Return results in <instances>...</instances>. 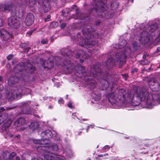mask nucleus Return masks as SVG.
I'll return each instance as SVG.
<instances>
[{
	"instance_id": "40",
	"label": "nucleus",
	"mask_w": 160,
	"mask_h": 160,
	"mask_svg": "<svg viewBox=\"0 0 160 160\" xmlns=\"http://www.w3.org/2000/svg\"><path fill=\"white\" fill-rule=\"evenodd\" d=\"M15 107H6L5 109V110L6 109L7 110H11L12 109H13L15 108Z\"/></svg>"
},
{
	"instance_id": "17",
	"label": "nucleus",
	"mask_w": 160,
	"mask_h": 160,
	"mask_svg": "<svg viewBox=\"0 0 160 160\" xmlns=\"http://www.w3.org/2000/svg\"><path fill=\"white\" fill-rule=\"evenodd\" d=\"M41 135L44 139L48 140L52 137L53 134L50 130H47L42 132L41 134Z\"/></svg>"
},
{
	"instance_id": "54",
	"label": "nucleus",
	"mask_w": 160,
	"mask_h": 160,
	"mask_svg": "<svg viewBox=\"0 0 160 160\" xmlns=\"http://www.w3.org/2000/svg\"><path fill=\"white\" fill-rule=\"evenodd\" d=\"M33 32V31L32 30V31H31L29 32H27V34L29 35L30 36L32 34V33Z\"/></svg>"
},
{
	"instance_id": "16",
	"label": "nucleus",
	"mask_w": 160,
	"mask_h": 160,
	"mask_svg": "<svg viewBox=\"0 0 160 160\" xmlns=\"http://www.w3.org/2000/svg\"><path fill=\"white\" fill-rule=\"evenodd\" d=\"M25 64L23 62H21L17 65L13 69V71L15 73H18L22 70H26Z\"/></svg>"
},
{
	"instance_id": "2",
	"label": "nucleus",
	"mask_w": 160,
	"mask_h": 160,
	"mask_svg": "<svg viewBox=\"0 0 160 160\" xmlns=\"http://www.w3.org/2000/svg\"><path fill=\"white\" fill-rule=\"evenodd\" d=\"M134 91L133 93L131 92V94H128V98L131 97L132 106H138L141 102L145 105L144 108L151 109L153 106L160 104V94H152L151 99L147 88L138 87Z\"/></svg>"
},
{
	"instance_id": "43",
	"label": "nucleus",
	"mask_w": 160,
	"mask_h": 160,
	"mask_svg": "<svg viewBox=\"0 0 160 160\" xmlns=\"http://www.w3.org/2000/svg\"><path fill=\"white\" fill-rule=\"evenodd\" d=\"M52 148L54 151H57L58 149V146L56 145H54Z\"/></svg>"
},
{
	"instance_id": "5",
	"label": "nucleus",
	"mask_w": 160,
	"mask_h": 160,
	"mask_svg": "<svg viewBox=\"0 0 160 160\" xmlns=\"http://www.w3.org/2000/svg\"><path fill=\"white\" fill-rule=\"evenodd\" d=\"M94 7L92 11L96 12L99 18H109L112 16L113 14H108L106 10V5L101 0L93 1L91 2Z\"/></svg>"
},
{
	"instance_id": "18",
	"label": "nucleus",
	"mask_w": 160,
	"mask_h": 160,
	"mask_svg": "<svg viewBox=\"0 0 160 160\" xmlns=\"http://www.w3.org/2000/svg\"><path fill=\"white\" fill-rule=\"evenodd\" d=\"M5 110V109L3 107L0 108V124L3 122L8 117V114L6 113H1V112Z\"/></svg>"
},
{
	"instance_id": "45",
	"label": "nucleus",
	"mask_w": 160,
	"mask_h": 160,
	"mask_svg": "<svg viewBox=\"0 0 160 160\" xmlns=\"http://www.w3.org/2000/svg\"><path fill=\"white\" fill-rule=\"evenodd\" d=\"M66 26V23H65L63 22L60 25V27L61 28H64Z\"/></svg>"
},
{
	"instance_id": "21",
	"label": "nucleus",
	"mask_w": 160,
	"mask_h": 160,
	"mask_svg": "<svg viewBox=\"0 0 160 160\" xmlns=\"http://www.w3.org/2000/svg\"><path fill=\"white\" fill-rule=\"evenodd\" d=\"M86 54L84 50H79L77 53V54L75 55V57L77 58H84L86 57H87Z\"/></svg>"
},
{
	"instance_id": "49",
	"label": "nucleus",
	"mask_w": 160,
	"mask_h": 160,
	"mask_svg": "<svg viewBox=\"0 0 160 160\" xmlns=\"http://www.w3.org/2000/svg\"><path fill=\"white\" fill-rule=\"evenodd\" d=\"M32 160H43V159L40 158H34L32 159Z\"/></svg>"
},
{
	"instance_id": "10",
	"label": "nucleus",
	"mask_w": 160,
	"mask_h": 160,
	"mask_svg": "<svg viewBox=\"0 0 160 160\" xmlns=\"http://www.w3.org/2000/svg\"><path fill=\"white\" fill-rule=\"evenodd\" d=\"M148 84L152 91L157 92L160 90V80H158L155 78H152L149 80ZM156 94H159L160 93Z\"/></svg>"
},
{
	"instance_id": "60",
	"label": "nucleus",
	"mask_w": 160,
	"mask_h": 160,
	"mask_svg": "<svg viewBox=\"0 0 160 160\" xmlns=\"http://www.w3.org/2000/svg\"><path fill=\"white\" fill-rule=\"evenodd\" d=\"M148 55H144L143 56V57H142V58H143V59H146L145 58H146V56H148Z\"/></svg>"
},
{
	"instance_id": "52",
	"label": "nucleus",
	"mask_w": 160,
	"mask_h": 160,
	"mask_svg": "<svg viewBox=\"0 0 160 160\" xmlns=\"http://www.w3.org/2000/svg\"><path fill=\"white\" fill-rule=\"evenodd\" d=\"M132 45L133 46V47L135 48L138 47V44L136 42H134L132 43Z\"/></svg>"
},
{
	"instance_id": "3",
	"label": "nucleus",
	"mask_w": 160,
	"mask_h": 160,
	"mask_svg": "<svg viewBox=\"0 0 160 160\" xmlns=\"http://www.w3.org/2000/svg\"><path fill=\"white\" fill-rule=\"evenodd\" d=\"M83 35L78 40L79 45L86 48H92L98 44L97 41L95 40L94 36L91 33L94 32L95 29L93 28L91 24H85L82 28Z\"/></svg>"
},
{
	"instance_id": "1",
	"label": "nucleus",
	"mask_w": 160,
	"mask_h": 160,
	"mask_svg": "<svg viewBox=\"0 0 160 160\" xmlns=\"http://www.w3.org/2000/svg\"><path fill=\"white\" fill-rule=\"evenodd\" d=\"M126 51L123 52H118L116 54L115 58L112 57L108 58L104 64V70L106 69V72H103V69H100V65L97 63L93 65L91 68L90 72H86L85 67L78 65L75 67L76 74L78 77H86L89 76L93 77L97 79L100 82L101 89L104 90L107 89L109 87V82L112 79L111 75L108 72V69L112 68L115 65L119 63V68L121 67L122 65L125 64V60L126 58ZM104 68H102L103 69Z\"/></svg>"
},
{
	"instance_id": "14",
	"label": "nucleus",
	"mask_w": 160,
	"mask_h": 160,
	"mask_svg": "<svg viewBox=\"0 0 160 160\" xmlns=\"http://www.w3.org/2000/svg\"><path fill=\"white\" fill-rule=\"evenodd\" d=\"M139 41L143 44H145L149 42L150 38V35L149 33L144 31L140 34Z\"/></svg>"
},
{
	"instance_id": "37",
	"label": "nucleus",
	"mask_w": 160,
	"mask_h": 160,
	"mask_svg": "<svg viewBox=\"0 0 160 160\" xmlns=\"http://www.w3.org/2000/svg\"><path fill=\"white\" fill-rule=\"evenodd\" d=\"M33 142L34 143L42 144V141L40 140H33Z\"/></svg>"
},
{
	"instance_id": "41",
	"label": "nucleus",
	"mask_w": 160,
	"mask_h": 160,
	"mask_svg": "<svg viewBox=\"0 0 160 160\" xmlns=\"http://www.w3.org/2000/svg\"><path fill=\"white\" fill-rule=\"evenodd\" d=\"M13 57V55L12 54H10L7 56V58L8 60H10Z\"/></svg>"
},
{
	"instance_id": "19",
	"label": "nucleus",
	"mask_w": 160,
	"mask_h": 160,
	"mask_svg": "<svg viewBox=\"0 0 160 160\" xmlns=\"http://www.w3.org/2000/svg\"><path fill=\"white\" fill-rule=\"evenodd\" d=\"M127 44L126 41L125 39L120 41L118 44H116L113 45V47L116 49H121L123 48Z\"/></svg>"
},
{
	"instance_id": "42",
	"label": "nucleus",
	"mask_w": 160,
	"mask_h": 160,
	"mask_svg": "<svg viewBox=\"0 0 160 160\" xmlns=\"http://www.w3.org/2000/svg\"><path fill=\"white\" fill-rule=\"evenodd\" d=\"M41 42L43 44H46L48 43V40L47 39H42L41 40Z\"/></svg>"
},
{
	"instance_id": "23",
	"label": "nucleus",
	"mask_w": 160,
	"mask_h": 160,
	"mask_svg": "<svg viewBox=\"0 0 160 160\" xmlns=\"http://www.w3.org/2000/svg\"><path fill=\"white\" fill-rule=\"evenodd\" d=\"M42 7L43 11L45 12H48L50 9V6L49 2L47 1L46 2H43L42 4Z\"/></svg>"
},
{
	"instance_id": "11",
	"label": "nucleus",
	"mask_w": 160,
	"mask_h": 160,
	"mask_svg": "<svg viewBox=\"0 0 160 160\" xmlns=\"http://www.w3.org/2000/svg\"><path fill=\"white\" fill-rule=\"evenodd\" d=\"M28 72L27 71H24L21 73V76L20 78L24 81H27L29 77V74L33 72L35 68L33 66L31 65L30 66H28ZM27 70V69L26 70Z\"/></svg>"
},
{
	"instance_id": "7",
	"label": "nucleus",
	"mask_w": 160,
	"mask_h": 160,
	"mask_svg": "<svg viewBox=\"0 0 160 160\" xmlns=\"http://www.w3.org/2000/svg\"><path fill=\"white\" fill-rule=\"evenodd\" d=\"M12 14L13 16L8 18V24L9 26L14 28H18L19 27L20 23L17 17H22L23 15V13L22 12H19L15 10L12 11Z\"/></svg>"
},
{
	"instance_id": "51",
	"label": "nucleus",
	"mask_w": 160,
	"mask_h": 160,
	"mask_svg": "<svg viewBox=\"0 0 160 160\" xmlns=\"http://www.w3.org/2000/svg\"><path fill=\"white\" fill-rule=\"evenodd\" d=\"M3 24V21L2 19L1 18H0V27H2Z\"/></svg>"
},
{
	"instance_id": "55",
	"label": "nucleus",
	"mask_w": 160,
	"mask_h": 160,
	"mask_svg": "<svg viewBox=\"0 0 160 160\" xmlns=\"http://www.w3.org/2000/svg\"><path fill=\"white\" fill-rule=\"evenodd\" d=\"M3 87L2 84H0V92L2 91L3 89Z\"/></svg>"
},
{
	"instance_id": "6",
	"label": "nucleus",
	"mask_w": 160,
	"mask_h": 160,
	"mask_svg": "<svg viewBox=\"0 0 160 160\" xmlns=\"http://www.w3.org/2000/svg\"><path fill=\"white\" fill-rule=\"evenodd\" d=\"M131 94V92H128L127 95L126 92L124 89H119L118 90L117 98L118 100L119 101L121 107L128 108V110H132L131 97L128 98V94Z\"/></svg>"
},
{
	"instance_id": "27",
	"label": "nucleus",
	"mask_w": 160,
	"mask_h": 160,
	"mask_svg": "<svg viewBox=\"0 0 160 160\" xmlns=\"http://www.w3.org/2000/svg\"><path fill=\"white\" fill-rule=\"evenodd\" d=\"M44 160H56L55 158L52 156L49 153H46L44 154Z\"/></svg>"
},
{
	"instance_id": "61",
	"label": "nucleus",
	"mask_w": 160,
	"mask_h": 160,
	"mask_svg": "<svg viewBox=\"0 0 160 160\" xmlns=\"http://www.w3.org/2000/svg\"><path fill=\"white\" fill-rule=\"evenodd\" d=\"M3 78L2 76H0V81H3Z\"/></svg>"
},
{
	"instance_id": "8",
	"label": "nucleus",
	"mask_w": 160,
	"mask_h": 160,
	"mask_svg": "<svg viewBox=\"0 0 160 160\" xmlns=\"http://www.w3.org/2000/svg\"><path fill=\"white\" fill-rule=\"evenodd\" d=\"M12 87L13 86H12ZM14 87L12 89L11 91L9 92L8 93V100L9 102L13 101L15 99H19L22 93V89L20 87Z\"/></svg>"
},
{
	"instance_id": "33",
	"label": "nucleus",
	"mask_w": 160,
	"mask_h": 160,
	"mask_svg": "<svg viewBox=\"0 0 160 160\" xmlns=\"http://www.w3.org/2000/svg\"><path fill=\"white\" fill-rule=\"evenodd\" d=\"M2 8L4 10H9L11 8V5L10 4H7L2 5Z\"/></svg>"
},
{
	"instance_id": "53",
	"label": "nucleus",
	"mask_w": 160,
	"mask_h": 160,
	"mask_svg": "<svg viewBox=\"0 0 160 160\" xmlns=\"http://www.w3.org/2000/svg\"><path fill=\"white\" fill-rule=\"evenodd\" d=\"M51 17V16L50 15H48L47 16V18H46L45 20V21H48L50 19Z\"/></svg>"
},
{
	"instance_id": "35",
	"label": "nucleus",
	"mask_w": 160,
	"mask_h": 160,
	"mask_svg": "<svg viewBox=\"0 0 160 160\" xmlns=\"http://www.w3.org/2000/svg\"><path fill=\"white\" fill-rule=\"evenodd\" d=\"M71 66H72V67H71L70 68L69 66L66 67L67 70H68V69H69L68 72L69 73H71L74 67V65L73 64H72L71 65Z\"/></svg>"
},
{
	"instance_id": "62",
	"label": "nucleus",
	"mask_w": 160,
	"mask_h": 160,
	"mask_svg": "<svg viewBox=\"0 0 160 160\" xmlns=\"http://www.w3.org/2000/svg\"><path fill=\"white\" fill-rule=\"evenodd\" d=\"M98 156L99 157H103V154H101L100 155H98Z\"/></svg>"
},
{
	"instance_id": "15",
	"label": "nucleus",
	"mask_w": 160,
	"mask_h": 160,
	"mask_svg": "<svg viewBox=\"0 0 160 160\" xmlns=\"http://www.w3.org/2000/svg\"><path fill=\"white\" fill-rule=\"evenodd\" d=\"M34 21V17L33 14L31 13H28L26 17L25 23L27 25L30 26L32 24Z\"/></svg>"
},
{
	"instance_id": "24",
	"label": "nucleus",
	"mask_w": 160,
	"mask_h": 160,
	"mask_svg": "<svg viewBox=\"0 0 160 160\" xmlns=\"http://www.w3.org/2000/svg\"><path fill=\"white\" fill-rule=\"evenodd\" d=\"M28 42L22 43L20 45V47L22 48L25 50V52L28 53L29 50L31 48L28 47Z\"/></svg>"
},
{
	"instance_id": "13",
	"label": "nucleus",
	"mask_w": 160,
	"mask_h": 160,
	"mask_svg": "<svg viewBox=\"0 0 160 160\" xmlns=\"http://www.w3.org/2000/svg\"><path fill=\"white\" fill-rule=\"evenodd\" d=\"M31 102L30 101H28L22 105L21 110L22 113L24 114H30L31 112L32 107H34L35 105L38 106V105H29Z\"/></svg>"
},
{
	"instance_id": "30",
	"label": "nucleus",
	"mask_w": 160,
	"mask_h": 160,
	"mask_svg": "<svg viewBox=\"0 0 160 160\" xmlns=\"http://www.w3.org/2000/svg\"><path fill=\"white\" fill-rule=\"evenodd\" d=\"M19 79L16 76L11 77L9 79V82H11L12 85L18 82Z\"/></svg>"
},
{
	"instance_id": "4",
	"label": "nucleus",
	"mask_w": 160,
	"mask_h": 160,
	"mask_svg": "<svg viewBox=\"0 0 160 160\" xmlns=\"http://www.w3.org/2000/svg\"><path fill=\"white\" fill-rule=\"evenodd\" d=\"M61 53L62 55V58L58 57H53V59L52 60L48 59L46 62H44V66L50 68L53 67L54 63L57 66L59 65L67 66L70 64V59L73 55L74 52L66 48L62 49Z\"/></svg>"
},
{
	"instance_id": "34",
	"label": "nucleus",
	"mask_w": 160,
	"mask_h": 160,
	"mask_svg": "<svg viewBox=\"0 0 160 160\" xmlns=\"http://www.w3.org/2000/svg\"><path fill=\"white\" fill-rule=\"evenodd\" d=\"M118 5L117 2H113L111 4L110 7L112 9H116L118 8Z\"/></svg>"
},
{
	"instance_id": "12",
	"label": "nucleus",
	"mask_w": 160,
	"mask_h": 160,
	"mask_svg": "<svg viewBox=\"0 0 160 160\" xmlns=\"http://www.w3.org/2000/svg\"><path fill=\"white\" fill-rule=\"evenodd\" d=\"M110 89L111 90L112 92L106 94V97L108 98L109 102L112 105L117 104L118 100L116 96V94H115V92L112 91V88L111 87L110 88Z\"/></svg>"
},
{
	"instance_id": "36",
	"label": "nucleus",
	"mask_w": 160,
	"mask_h": 160,
	"mask_svg": "<svg viewBox=\"0 0 160 160\" xmlns=\"http://www.w3.org/2000/svg\"><path fill=\"white\" fill-rule=\"evenodd\" d=\"M148 62L147 59H145L144 60H141L139 62L140 63L143 65L147 64Z\"/></svg>"
},
{
	"instance_id": "63",
	"label": "nucleus",
	"mask_w": 160,
	"mask_h": 160,
	"mask_svg": "<svg viewBox=\"0 0 160 160\" xmlns=\"http://www.w3.org/2000/svg\"><path fill=\"white\" fill-rule=\"evenodd\" d=\"M83 62V59H80V62L81 63H82Z\"/></svg>"
},
{
	"instance_id": "28",
	"label": "nucleus",
	"mask_w": 160,
	"mask_h": 160,
	"mask_svg": "<svg viewBox=\"0 0 160 160\" xmlns=\"http://www.w3.org/2000/svg\"><path fill=\"white\" fill-rule=\"evenodd\" d=\"M26 5L29 7H32L36 2V0H24Z\"/></svg>"
},
{
	"instance_id": "9",
	"label": "nucleus",
	"mask_w": 160,
	"mask_h": 160,
	"mask_svg": "<svg viewBox=\"0 0 160 160\" xmlns=\"http://www.w3.org/2000/svg\"><path fill=\"white\" fill-rule=\"evenodd\" d=\"M73 10H75V11L76 12V13L75 15H72L71 17V18H73L75 19H82V17L81 13L78 11V8L75 5H73L71 9L67 8L65 9L62 10V14L63 16H65L66 14H67Z\"/></svg>"
},
{
	"instance_id": "58",
	"label": "nucleus",
	"mask_w": 160,
	"mask_h": 160,
	"mask_svg": "<svg viewBox=\"0 0 160 160\" xmlns=\"http://www.w3.org/2000/svg\"><path fill=\"white\" fill-rule=\"evenodd\" d=\"M97 37L98 38H102V35L100 33H98L97 35Z\"/></svg>"
},
{
	"instance_id": "59",
	"label": "nucleus",
	"mask_w": 160,
	"mask_h": 160,
	"mask_svg": "<svg viewBox=\"0 0 160 160\" xmlns=\"http://www.w3.org/2000/svg\"><path fill=\"white\" fill-rule=\"evenodd\" d=\"M57 160H64V159L62 158L58 157L56 158Z\"/></svg>"
},
{
	"instance_id": "47",
	"label": "nucleus",
	"mask_w": 160,
	"mask_h": 160,
	"mask_svg": "<svg viewBox=\"0 0 160 160\" xmlns=\"http://www.w3.org/2000/svg\"><path fill=\"white\" fill-rule=\"evenodd\" d=\"M10 159H12L13 157L16 156V153L14 152H12V153H10Z\"/></svg>"
},
{
	"instance_id": "25",
	"label": "nucleus",
	"mask_w": 160,
	"mask_h": 160,
	"mask_svg": "<svg viewBox=\"0 0 160 160\" xmlns=\"http://www.w3.org/2000/svg\"><path fill=\"white\" fill-rule=\"evenodd\" d=\"M158 28L157 24L156 23H153L150 25L148 28V29L150 32L151 33H153Z\"/></svg>"
},
{
	"instance_id": "64",
	"label": "nucleus",
	"mask_w": 160,
	"mask_h": 160,
	"mask_svg": "<svg viewBox=\"0 0 160 160\" xmlns=\"http://www.w3.org/2000/svg\"><path fill=\"white\" fill-rule=\"evenodd\" d=\"M52 108H53L52 106L51 105L49 106V108L50 109H52Z\"/></svg>"
},
{
	"instance_id": "20",
	"label": "nucleus",
	"mask_w": 160,
	"mask_h": 160,
	"mask_svg": "<svg viewBox=\"0 0 160 160\" xmlns=\"http://www.w3.org/2000/svg\"><path fill=\"white\" fill-rule=\"evenodd\" d=\"M1 37L3 38V39L5 41H7L10 37V35L9 33L6 31L4 29H1Z\"/></svg>"
},
{
	"instance_id": "50",
	"label": "nucleus",
	"mask_w": 160,
	"mask_h": 160,
	"mask_svg": "<svg viewBox=\"0 0 160 160\" xmlns=\"http://www.w3.org/2000/svg\"><path fill=\"white\" fill-rule=\"evenodd\" d=\"M64 102V100H63V99H60L58 101V103L60 104H63Z\"/></svg>"
},
{
	"instance_id": "31",
	"label": "nucleus",
	"mask_w": 160,
	"mask_h": 160,
	"mask_svg": "<svg viewBox=\"0 0 160 160\" xmlns=\"http://www.w3.org/2000/svg\"><path fill=\"white\" fill-rule=\"evenodd\" d=\"M11 154L8 152H5L3 154V157L4 159H10Z\"/></svg>"
},
{
	"instance_id": "29",
	"label": "nucleus",
	"mask_w": 160,
	"mask_h": 160,
	"mask_svg": "<svg viewBox=\"0 0 160 160\" xmlns=\"http://www.w3.org/2000/svg\"><path fill=\"white\" fill-rule=\"evenodd\" d=\"M39 126V125L37 122H34L31 123L29 125V127L30 128L35 130L38 128Z\"/></svg>"
},
{
	"instance_id": "39",
	"label": "nucleus",
	"mask_w": 160,
	"mask_h": 160,
	"mask_svg": "<svg viewBox=\"0 0 160 160\" xmlns=\"http://www.w3.org/2000/svg\"><path fill=\"white\" fill-rule=\"evenodd\" d=\"M138 71V69L137 68H132L131 69V72L132 74H133L135 72H137Z\"/></svg>"
},
{
	"instance_id": "22",
	"label": "nucleus",
	"mask_w": 160,
	"mask_h": 160,
	"mask_svg": "<svg viewBox=\"0 0 160 160\" xmlns=\"http://www.w3.org/2000/svg\"><path fill=\"white\" fill-rule=\"evenodd\" d=\"M25 122V119L23 117H20L17 119V120L15 122V124L17 127L23 125Z\"/></svg>"
},
{
	"instance_id": "48",
	"label": "nucleus",
	"mask_w": 160,
	"mask_h": 160,
	"mask_svg": "<svg viewBox=\"0 0 160 160\" xmlns=\"http://www.w3.org/2000/svg\"><path fill=\"white\" fill-rule=\"evenodd\" d=\"M68 106L69 108H73L72 106V102H68Z\"/></svg>"
},
{
	"instance_id": "26",
	"label": "nucleus",
	"mask_w": 160,
	"mask_h": 160,
	"mask_svg": "<svg viewBox=\"0 0 160 160\" xmlns=\"http://www.w3.org/2000/svg\"><path fill=\"white\" fill-rule=\"evenodd\" d=\"M12 123V121L11 119L9 118L8 120L6 121L3 125L2 127V130H5L6 128H7L9 127Z\"/></svg>"
},
{
	"instance_id": "38",
	"label": "nucleus",
	"mask_w": 160,
	"mask_h": 160,
	"mask_svg": "<svg viewBox=\"0 0 160 160\" xmlns=\"http://www.w3.org/2000/svg\"><path fill=\"white\" fill-rule=\"evenodd\" d=\"M93 97L94 98V99L96 101H98L100 100V96L94 94L92 95Z\"/></svg>"
},
{
	"instance_id": "57",
	"label": "nucleus",
	"mask_w": 160,
	"mask_h": 160,
	"mask_svg": "<svg viewBox=\"0 0 160 160\" xmlns=\"http://www.w3.org/2000/svg\"><path fill=\"white\" fill-rule=\"evenodd\" d=\"M143 25V24H141L140 25V28L141 29H143V30H146V28L145 27H144L143 28H143L141 27V26H144V25Z\"/></svg>"
},
{
	"instance_id": "46",
	"label": "nucleus",
	"mask_w": 160,
	"mask_h": 160,
	"mask_svg": "<svg viewBox=\"0 0 160 160\" xmlns=\"http://www.w3.org/2000/svg\"><path fill=\"white\" fill-rule=\"evenodd\" d=\"M122 78L124 79L125 80H126L127 79V77L128 76V75L127 74H124L122 75Z\"/></svg>"
},
{
	"instance_id": "32",
	"label": "nucleus",
	"mask_w": 160,
	"mask_h": 160,
	"mask_svg": "<svg viewBox=\"0 0 160 160\" xmlns=\"http://www.w3.org/2000/svg\"><path fill=\"white\" fill-rule=\"evenodd\" d=\"M87 79L88 80V83L89 84H90V85H93L94 86H95V81L93 79L88 78Z\"/></svg>"
},
{
	"instance_id": "44",
	"label": "nucleus",
	"mask_w": 160,
	"mask_h": 160,
	"mask_svg": "<svg viewBox=\"0 0 160 160\" xmlns=\"http://www.w3.org/2000/svg\"><path fill=\"white\" fill-rule=\"evenodd\" d=\"M160 51V48L159 47H158L157 48L156 51L154 52L153 54H156L158 53Z\"/></svg>"
},
{
	"instance_id": "56",
	"label": "nucleus",
	"mask_w": 160,
	"mask_h": 160,
	"mask_svg": "<svg viewBox=\"0 0 160 160\" xmlns=\"http://www.w3.org/2000/svg\"><path fill=\"white\" fill-rule=\"evenodd\" d=\"M109 148H110L109 147L108 145L105 146L103 148V149H104L105 150H106V149H108Z\"/></svg>"
}]
</instances>
